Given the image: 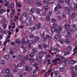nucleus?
I'll use <instances>...</instances> for the list:
<instances>
[{
    "instance_id": "obj_51",
    "label": "nucleus",
    "mask_w": 77,
    "mask_h": 77,
    "mask_svg": "<svg viewBox=\"0 0 77 77\" xmlns=\"http://www.w3.org/2000/svg\"><path fill=\"white\" fill-rule=\"evenodd\" d=\"M57 18L58 20H60L62 19V17H61L58 16H57Z\"/></svg>"
},
{
    "instance_id": "obj_64",
    "label": "nucleus",
    "mask_w": 77,
    "mask_h": 77,
    "mask_svg": "<svg viewBox=\"0 0 77 77\" xmlns=\"http://www.w3.org/2000/svg\"><path fill=\"white\" fill-rule=\"evenodd\" d=\"M48 7L47 6H45V11H47L48 10Z\"/></svg>"
},
{
    "instance_id": "obj_34",
    "label": "nucleus",
    "mask_w": 77,
    "mask_h": 77,
    "mask_svg": "<svg viewBox=\"0 0 77 77\" xmlns=\"http://www.w3.org/2000/svg\"><path fill=\"white\" fill-rule=\"evenodd\" d=\"M69 53H70L69 52L67 51L64 53V56H66V55H68V54H69Z\"/></svg>"
},
{
    "instance_id": "obj_3",
    "label": "nucleus",
    "mask_w": 77,
    "mask_h": 77,
    "mask_svg": "<svg viewBox=\"0 0 77 77\" xmlns=\"http://www.w3.org/2000/svg\"><path fill=\"white\" fill-rule=\"evenodd\" d=\"M5 73L6 74H8V75H11V73L10 72V70L8 68H7L5 70Z\"/></svg>"
},
{
    "instance_id": "obj_28",
    "label": "nucleus",
    "mask_w": 77,
    "mask_h": 77,
    "mask_svg": "<svg viewBox=\"0 0 77 77\" xmlns=\"http://www.w3.org/2000/svg\"><path fill=\"white\" fill-rule=\"evenodd\" d=\"M32 44H31V43H29L28 44V48L30 49L32 48Z\"/></svg>"
},
{
    "instance_id": "obj_2",
    "label": "nucleus",
    "mask_w": 77,
    "mask_h": 77,
    "mask_svg": "<svg viewBox=\"0 0 77 77\" xmlns=\"http://www.w3.org/2000/svg\"><path fill=\"white\" fill-rule=\"evenodd\" d=\"M41 26V23H37L35 26L36 27V30H39L41 29L42 28V27Z\"/></svg>"
},
{
    "instance_id": "obj_60",
    "label": "nucleus",
    "mask_w": 77,
    "mask_h": 77,
    "mask_svg": "<svg viewBox=\"0 0 77 77\" xmlns=\"http://www.w3.org/2000/svg\"><path fill=\"white\" fill-rule=\"evenodd\" d=\"M17 71H18V70L17 69H15L13 70V72L14 73L15 72H17Z\"/></svg>"
},
{
    "instance_id": "obj_49",
    "label": "nucleus",
    "mask_w": 77,
    "mask_h": 77,
    "mask_svg": "<svg viewBox=\"0 0 77 77\" xmlns=\"http://www.w3.org/2000/svg\"><path fill=\"white\" fill-rule=\"evenodd\" d=\"M53 27H54V28H56V27H57V24L55 23H54L53 24Z\"/></svg>"
},
{
    "instance_id": "obj_56",
    "label": "nucleus",
    "mask_w": 77,
    "mask_h": 77,
    "mask_svg": "<svg viewBox=\"0 0 77 77\" xmlns=\"http://www.w3.org/2000/svg\"><path fill=\"white\" fill-rule=\"evenodd\" d=\"M65 2H66L67 4H69L70 3V0H65Z\"/></svg>"
},
{
    "instance_id": "obj_12",
    "label": "nucleus",
    "mask_w": 77,
    "mask_h": 77,
    "mask_svg": "<svg viewBox=\"0 0 77 77\" xmlns=\"http://www.w3.org/2000/svg\"><path fill=\"white\" fill-rule=\"evenodd\" d=\"M10 57L9 54H7L5 56V58L6 60H8L9 59Z\"/></svg>"
},
{
    "instance_id": "obj_32",
    "label": "nucleus",
    "mask_w": 77,
    "mask_h": 77,
    "mask_svg": "<svg viewBox=\"0 0 77 77\" xmlns=\"http://www.w3.org/2000/svg\"><path fill=\"white\" fill-rule=\"evenodd\" d=\"M29 36L30 38H35V35L33 34H30L29 35Z\"/></svg>"
},
{
    "instance_id": "obj_47",
    "label": "nucleus",
    "mask_w": 77,
    "mask_h": 77,
    "mask_svg": "<svg viewBox=\"0 0 77 77\" xmlns=\"http://www.w3.org/2000/svg\"><path fill=\"white\" fill-rule=\"evenodd\" d=\"M42 53L44 54H47V50H44L43 51H42Z\"/></svg>"
},
{
    "instance_id": "obj_30",
    "label": "nucleus",
    "mask_w": 77,
    "mask_h": 77,
    "mask_svg": "<svg viewBox=\"0 0 77 77\" xmlns=\"http://www.w3.org/2000/svg\"><path fill=\"white\" fill-rule=\"evenodd\" d=\"M75 13H73L71 16V17L72 18H74L75 17Z\"/></svg>"
},
{
    "instance_id": "obj_22",
    "label": "nucleus",
    "mask_w": 77,
    "mask_h": 77,
    "mask_svg": "<svg viewBox=\"0 0 77 77\" xmlns=\"http://www.w3.org/2000/svg\"><path fill=\"white\" fill-rule=\"evenodd\" d=\"M52 62H53V65H56V64L57 63V62L55 60H52Z\"/></svg>"
},
{
    "instance_id": "obj_61",
    "label": "nucleus",
    "mask_w": 77,
    "mask_h": 77,
    "mask_svg": "<svg viewBox=\"0 0 77 77\" xmlns=\"http://www.w3.org/2000/svg\"><path fill=\"white\" fill-rule=\"evenodd\" d=\"M38 47L39 48H40L41 50H42V46L41 45L39 44L38 45Z\"/></svg>"
},
{
    "instance_id": "obj_53",
    "label": "nucleus",
    "mask_w": 77,
    "mask_h": 77,
    "mask_svg": "<svg viewBox=\"0 0 77 77\" xmlns=\"http://www.w3.org/2000/svg\"><path fill=\"white\" fill-rule=\"evenodd\" d=\"M71 29L69 28L66 29V32H69V31H71Z\"/></svg>"
},
{
    "instance_id": "obj_17",
    "label": "nucleus",
    "mask_w": 77,
    "mask_h": 77,
    "mask_svg": "<svg viewBox=\"0 0 77 77\" xmlns=\"http://www.w3.org/2000/svg\"><path fill=\"white\" fill-rule=\"evenodd\" d=\"M46 38L48 39V40H50L51 39V36L49 35H46Z\"/></svg>"
},
{
    "instance_id": "obj_42",
    "label": "nucleus",
    "mask_w": 77,
    "mask_h": 77,
    "mask_svg": "<svg viewBox=\"0 0 77 77\" xmlns=\"http://www.w3.org/2000/svg\"><path fill=\"white\" fill-rule=\"evenodd\" d=\"M65 10L67 11H69V8L68 7H66L65 8Z\"/></svg>"
},
{
    "instance_id": "obj_43",
    "label": "nucleus",
    "mask_w": 77,
    "mask_h": 77,
    "mask_svg": "<svg viewBox=\"0 0 77 77\" xmlns=\"http://www.w3.org/2000/svg\"><path fill=\"white\" fill-rule=\"evenodd\" d=\"M30 42H31V44H33V45H35L36 44V42H35L33 41V40L31 41Z\"/></svg>"
},
{
    "instance_id": "obj_58",
    "label": "nucleus",
    "mask_w": 77,
    "mask_h": 77,
    "mask_svg": "<svg viewBox=\"0 0 77 77\" xmlns=\"http://www.w3.org/2000/svg\"><path fill=\"white\" fill-rule=\"evenodd\" d=\"M33 65L34 66L36 67V66H38V63H35L33 64Z\"/></svg>"
},
{
    "instance_id": "obj_29",
    "label": "nucleus",
    "mask_w": 77,
    "mask_h": 77,
    "mask_svg": "<svg viewBox=\"0 0 77 77\" xmlns=\"http://www.w3.org/2000/svg\"><path fill=\"white\" fill-rule=\"evenodd\" d=\"M39 39V38L38 37H35V41H38Z\"/></svg>"
},
{
    "instance_id": "obj_39",
    "label": "nucleus",
    "mask_w": 77,
    "mask_h": 77,
    "mask_svg": "<svg viewBox=\"0 0 77 77\" xmlns=\"http://www.w3.org/2000/svg\"><path fill=\"white\" fill-rule=\"evenodd\" d=\"M9 53L10 54H11V55H12V54H14V51H12V50H10L9 52Z\"/></svg>"
},
{
    "instance_id": "obj_9",
    "label": "nucleus",
    "mask_w": 77,
    "mask_h": 77,
    "mask_svg": "<svg viewBox=\"0 0 77 77\" xmlns=\"http://www.w3.org/2000/svg\"><path fill=\"white\" fill-rule=\"evenodd\" d=\"M8 8H14V4L13 3H11L10 4V6H8Z\"/></svg>"
},
{
    "instance_id": "obj_54",
    "label": "nucleus",
    "mask_w": 77,
    "mask_h": 77,
    "mask_svg": "<svg viewBox=\"0 0 77 77\" xmlns=\"http://www.w3.org/2000/svg\"><path fill=\"white\" fill-rule=\"evenodd\" d=\"M63 68H59V70L61 72H62V71H63V70H64V69H63Z\"/></svg>"
},
{
    "instance_id": "obj_40",
    "label": "nucleus",
    "mask_w": 77,
    "mask_h": 77,
    "mask_svg": "<svg viewBox=\"0 0 77 77\" xmlns=\"http://www.w3.org/2000/svg\"><path fill=\"white\" fill-rule=\"evenodd\" d=\"M70 42V41H69V40L68 39H66V44H69Z\"/></svg>"
},
{
    "instance_id": "obj_19",
    "label": "nucleus",
    "mask_w": 77,
    "mask_h": 77,
    "mask_svg": "<svg viewBox=\"0 0 77 77\" xmlns=\"http://www.w3.org/2000/svg\"><path fill=\"white\" fill-rule=\"evenodd\" d=\"M16 5H17L18 7V8H20V7L21 6V3H20L18 2H17L16 3Z\"/></svg>"
},
{
    "instance_id": "obj_50",
    "label": "nucleus",
    "mask_w": 77,
    "mask_h": 77,
    "mask_svg": "<svg viewBox=\"0 0 77 77\" xmlns=\"http://www.w3.org/2000/svg\"><path fill=\"white\" fill-rule=\"evenodd\" d=\"M55 32L56 33H59V29L57 28L55 29Z\"/></svg>"
},
{
    "instance_id": "obj_38",
    "label": "nucleus",
    "mask_w": 77,
    "mask_h": 77,
    "mask_svg": "<svg viewBox=\"0 0 77 77\" xmlns=\"http://www.w3.org/2000/svg\"><path fill=\"white\" fill-rule=\"evenodd\" d=\"M16 44H20V39H17L16 40Z\"/></svg>"
},
{
    "instance_id": "obj_62",
    "label": "nucleus",
    "mask_w": 77,
    "mask_h": 77,
    "mask_svg": "<svg viewBox=\"0 0 77 77\" xmlns=\"http://www.w3.org/2000/svg\"><path fill=\"white\" fill-rule=\"evenodd\" d=\"M37 6H41V3L39 2H38L37 3Z\"/></svg>"
},
{
    "instance_id": "obj_20",
    "label": "nucleus",
    "mask_w": 77,
    "mask_h": 77,
    "mask_svg": "<svg viewBox=\"0 0 77 77\" xmlns=\"http://www.w3.org/2000/svg\"><path fill=\"white\" fill-rule=\"evenodd\" d=\"M46 21H48L50 20V16H48L46 18Z\"/></svg>"
},
{
    "instance_id": "obj_33",
    "label": "nucleus",
    "mask_w": 77,
    "mask_h": 77,
    "mask_svg": "<svg viewBox=\"0 0 77 77\" xmlns=\"http://www.w3.org/2000/svg\"><path fill=\"white\" fill-rule=\"evenodd\" d=\"M46 57L47 58H49V59H51V57L49 54H47L46 56Z\"/></svg>"
},
{
    "instance_id": "obj_11",
    "label": "nucleus",
    "mask_w": 77,
    "mask_h": 77,
    "mask_svg": "<svg viewBox=\"0 0 77 77\" xmlns=\"http://www.w3.org/2000/svg\"><path fill=\"white\" fill-rule=\"evenodd\" d=\"M36 60L38 62H41V59L39 57H38L36 59Z\"/></svg>"
},
{
    "instance_id": "obj_31",
    "label": "nucleus",
    "mask_w": 77,
    "mask_h": 77,
    "mask_svg": "<svg viewBox=\"0 0 77 77\" xmlns=\"http://www.w3.org/2000/svg\"><path fill=\"white\" fill-rule=\"evenodd\" d=\"M51 29L52 32V33H54V32H55V30H56V29H55V28L53 27H52Z\"/></svg>"
},
{
    "instance_id": "obj_1",
    "label": "nucleus",
    "mask_w": 77,
    "mask_h": 77,
    "mask_svg": "<svg viewBox=\"0 0 77 77\" xmlns=\"http://www.w3.org/2000/svg\"><path fill=\"white\" fill-rule=\"evenodd\" d=\"M27 56V57L26 56H24V58H23V55H20L18 57V59H20L21 60L20 61V63H22V64H24L25 63V61H27V57H28V56Z\"/></svg>"
},
{
    "instance_id": "obj_10",
    "label": "nucleus",
    "mask_w": 77,
    "mask_h": 77,
    "mask_svg": "<svg viewBox=\"0 0 77 77\" xmlns=\"http://www.w3.org/2000/svg\"><path fill=\"white\" fill-rule=\"evenodd\" d=\"M59 41L60 43L61 44H64V42H65L64 40L62 39H60Z\"/></svg>"
},
{
    "instance_id": "obj_7",
    "label": "nucleus",
    "mask_w": 77,
    "mask_h": 77,
    "mask_svg": "<svg viewBox=\"0 0 77 77\" xmlns=\"http://www.w3.org/2000/svg\"><path fill=\"white\" fill-rule=\"evenodd\" d=\"M76 76L77 73H76V72L73 71L72 74V76L73 77H76Z\"/></svg>"
},
{
    "instance_id": "obj_23",
    "label": "nucleus",
    "mask_w": 77,
    "mask_h": 77,
    "mask_svg": "<svg viewBox=\"0 0 77 77\" xmlns=\"http://www.w3.org/2000/svg\"><path fill=\"white\" fill-rule=\"evenodd\" d=\"M21 48L23 49V52L26 53V48H25V47H24V46H22L21 47Z\"/></svg>"
},
{
    "instance_id": "obj_35",
    "label": "nucleus",
    "mask_w": 77,
    "mask_h": 77,
    "mask_svg": "<svg viewBox=\"0 0 77 77\" xmlns=\"http://www.w3.org/2000/svg\"><path fill=\"white\" fill-rule=\"evenodd\" d=\"M70 63L71 65H73L75 63V61L74 60H72L70 62Z\"/></svg>"
},
{
    "instance_id": "obj_52",
    "label": "nucleus",
    "mask_w": 77,
    "mask_h": 77,
    "mask_svg": "<svg viewBox=\"0 0 77 77\" xmlns=\"http://www.w3.org/2000/svg\"><path fill=\"white\" fill-rule=\"evenodd\" d=\"M55 50L56 51V53H59V49H58L57 48H55Z\"/></svg>"
},
{
    "instance_id": "obj_24",
    "label": "nucleus",
    "mask_w": 77,
    "mask_h": 77,
    "mask_svg": "<svg viewBox=\"0 0 77 77\" xmlns=\"http://www.w3.org/2000/svg\"><path fill=\"white\" fill-rule=\"evenodd\" d=\"M5 60H2L1 61V64L2 65H5Z\"/></svg>"
},
{
    "instance_id": "obj_63",
    "label": "nucleus",
    "mask_w": 77,
    "mask_h": 77,
    "mask_svg": "<svg viewBox=\"0 0 77 77\" xmlns=\"http://www.w3.org/2000/svg\"><path fill=\"white\" fill-rule=\"evenodd\" d=\"M19 21H20V22H23V17H21L19 19Z\"/></svg>"
},
{
    "instance_id": "obj_18",
    "label": "nucleus",
    "mask_w": 77,
    "mask_h": 77,
    "mask_svg": "<svg viewBox=\"0 0 77 77\" xmlns=\"http://www.w3.org/2000/svg\"><path fill=\"white\" fill-rule=\"evenodd\" d=\"M33 1L32 0H28L27 3L29 5H30L32 3Z\"/></svg>"
},
{
    "instance_id": "obj_59",
    "label": "nucleus",
    "mask_w": 77,
    "mask_h": 77,
    "mask_svg": "<svg viewBox=\"0 0 77 77\" xmlns=\"http://www.w3.org/2000/svg\"><path fill=\"white\" fill-rule=\"evenodd\" d=\"M54 10L55 12H57V11L58 10V7H55Z\"/></svg>"
},
{
    "instance_id": "obj_46",
    "label": "nucleus",
    "mask_w": 77,
    "mask_h": 77,
    "mask_svg": "<svg viewBox=\"0 0 77 77\" xmlns=\"http://www.w3.org/2000/svg\"><path fill=\"white\" fill-rule=\"evenodd\" d=\"M51 21L52 23H56V20L53 18L51 19Z\"/></svg>"
},
{
    "instance_id": "obj_57",
    "label": "nucleus",
    "mask_w": 77,
    "mask_h": 77,
    "mask_svg": "<svg viewBox=\"0 0 77 77\" xmlns=\"http://www.w3.org/2000/svg\"><path fill=\"white\" fill-rule=\"evenodd\" d=\"M72 48V46H69L67 48V49L69 50H71V49Z\"/></svg>"
},
{
    "instance_id": "obj_27",
    "label": "nucleus",
    "mask_w": 77,
    "mask_h": 77,
    "mask_svg": "<svg viewBox=\"0 0 77 77\" xmlns=\"http://www.w3.org/2000/svg\"><path fill=\"white\" fill-rule=\"evenodd\" d=\"M65 29H68L70 27V26H69V25H65Z\"/></svg>"
},
{
    "instance_id": "obj_5",
    "label": "nucleus",
    "mask_w": 77,
    "mask_h": 77,
    "mask_svg": "<svg viewBox=\"0 0 77 77\" xmlns=\"http://www.w3.org/2000/svg\"><path fill=\"white\" fill-rule=\"evenodd\" d=\"M69 64V61L68 60H67L65 61L64 65L66 66H68Z\"/></svg>"
},
{
    "instance_id": "obj_25",
    "label": "nucleus",
    "mask_w": 77,
    "mask_h": 77,
    "mask_svg": "<svg viewBox=\"0 0 77 77\" xmlns=\"http://www.w3.org/2000/svg\"><path fill=\"white\" fill-rule=\"evenodd\" d=\"M36 29V27L35 26L32 27L30 28V30H31V31H34L35 29Z\"/></svg>"
},
{
    "instance_id": "obj_15",
    "label": "nucleus",
    "mask_w": 77,
    "mask_h": 77,
    "mask_svg": "<svg viewBox=\"0 0 77 77\" xmlns=\"http://www.w3.org/2000/svg\"><path fill=\"white\" fill-rule=\"evenodd\" d=\"M29 57H34L35 56V54L32 52L29 54Z\"/></svg>"
},
{
    "instance_id": "obj_48",
    "label": "nucleus",
    "mask_w": 77,
    "mask_h": 77,
    "mask_svg": "<svg viewBox=\"0 0 77 77\" xmlns=\"http://www.w3.org/2000/svg\"><path fill=\"white\" fill-rule=\"evenodd\" d=\"M3 27L4 29H6V27H7V25L6 24H3Z\"/></svg>"
},
{
    "instance_id": "obj_55",
    "label": "nucleus",
    "mask_w": 77,
    "mask_h": 77,
    "mask_svg": "<svg viewBox=\"0 0 77 77\" xmlns=\"http://www.w3.org/2000/svg\"><path fill=\"white\" fill-rule=\"evenodd\" d=\"M32 70V68L31 67H29L28 68V70L29 71H31Z\"/></svg>"
},
{
    "instance_id": "obj_36",
    "label": "nucleus",
    "mask_w": 77,
    "mask_h": 77,
    "mask_svg": "<svg viewBox=\"0 0 77 77\" xmlns=\"http://www.w3.org/2000/svg\"><path fill=\"white\" fill-rule=\"evenodd\" d=\"M23 16L24 17H27V14L25 12L23 13Z\"/></svg>"
},
{
    "instance_id": "obj_16",
    "label": "nucleus",
    "mask_w": 77,
    "mask_h": 77,
    "mask_svg": "<svg viewBox=\"0 0 77 77\" xmlns=\"http://www.w3.org/2000/svg\"><path fill=\"white\" fill-rule=\"evenodd\" d=\"M29 60L30 62H33L34 59L32 58H29Z\"/></svg>"
},
{
    "instance_id": "obj_13",
    "label": "nucleus",
    "mask_w": 77,
    "mask_h": 77,
    "mask_svg": "<svg viewBox=\"0 0 77 77\" xmlns=\"http://www.w3.org/2000/svg\"><path fill=\"white\" fill-rule=\"evenodd\" d=\"M22 41L20 42V44L21 45H24V43H25V40L24 39V38H23L22 39Z\"/></svg>"
},
{
    "instance_id": "obj_6",
    "label": "nucleus",
    "mask_w": 77,
    "mask_h": 77,
    "mask_svg": "<svg viewBox=\"0 0 77 77\" xmlns=\"http://www.w3.org/2000/svg\"><path fill=\"white\" fill-rule=\"evenodd\" d=\"M31 51L32 53L34 54H36V52H37L35 48H32L31 49Z\"/></svg>"
},
{
    "instance_id": "obj_8",
    "label": "nucleus",
    "mask_w": 77,
    "mask_h": 77,
    "mask_svg": "<svg viewBox=\"0 0 77 77\" xmlns=\"http://www.w3.org/2000/svg\"><path fill=\"white\" fill-rule=\"evenodd\" d=\"M6 12V10L3 9H0V14H2Z\"/></svg>"
},
{
    "instance_id": "obj_14",
    "label": "nucleus",
    "mask_w": 77,
    "mask_h": 77,
    "mask_svg": "<svg viewBox=\"0 0 77 77\" xmlns=\"http://www.w3.org/2000/svg\"><path fill=\"white\" fill-rule=\"evenodd\" d=\"M63 27L62 26H60L58 27V29L60 31H62L63 30Z\"/></svg>"
},
{
    "instance_id": "obj_26",
    "label": "nucleus",
    "mask_w": 77,
    "mask_h": 77,
    "mask_svg": "<svg viewBox=\"0 0 77 77\" xmlns=\"http://www.w3.org/2000/svg\"><path fill=\"white\" fill-rule=\"evenodd\" d=\"M31 13H32V14H33V13H34L35 12V9L34 8H32L30 11Z\"/></svg>"
},
{
    "instance_id": "obj_4",
    "label": "nucleus",
    "mask_w": 77,
    "mask_h": 77,
    "mask_svg": "<svg viewBox=\"0 0 77 77\" xmlns=\"http://www.w3.org/2000/svg\"><path fill=\"white\" fill-rule=\"evenodd\" d=\"M39 56L41 58H42L44 57V54L42 51H39Z\"/></svg>"
},
{
    "instance_id": "obj_21",
    "label": "nucleus",
    "mask_w": 77,
    "mask_h": 77,
    "mask_svg": "<svg viewBox=\"0 0 77 77\" xmlns=\"http://www.w3.org/2000/svg\"><path fill=\"white\" fill-rule=\"evenodd\" d=\"M40 12H41V10L40 9L38 8L37 9L36 13L37 14H39L40 13Z\"/></svg>"
},
{
    "instance_id": "obj_45",
    "label": "nucleus",
    "mask_w": 77,
    "mask_h": 77,
    "mask_svg": "<svg viewBox=\"0 0 77 77\" xmlns=\"http://www.w3.org/2000/svg\"><path fill=\"white\" fill-rule=\"evenodd\" d=\"M43 47L44 48H47L48 47V45H45V44H44L43 45Z\"/></svg>"
},
{
    "instance_id": "obj_44",
    "label": "nucleus",
    "mask_w": 77,
    "mask_h": 77,
    "mask_svg": "<svg viewBox=\"0 0 77 77\" xmlns=\"http://www.w3.org/2000/svg\"><path fill=\"white\" fill-rule=\"evenodd\" d=\"M74 9L75 10H77V4H74Z\"/></svg>"
},
{
    "instance_id": "obj_41",
    "label": "nucleus",
    "mask_w": 77,
    "mask_h": 77,
    "mask_svg": "<svg viewBox=\"0 0 77 77\" xmlns=\"http://www.w3.org/2000/svg\"><path fill=\"white\" fill-rule=\"evenodd\" d=\"M67 36L68 38H71V35L68 32L67 35Z\"/></svg>"
},
{
    "instance_id": "obj_37",
    "label": "nucleus",
    "mask_w": 77,
    "mask_h": 77,
    "mask_svg": "<svg viewBox=\"0 0 77 77\" xmlns=\"http://www.w3.org/2000/svg\"><path fill=\"white\" fill-rule=\"evenodd\" d=\"M27 26H32V23L30 22H29L27 23Z\"/></svg>"
}]
</instances>
